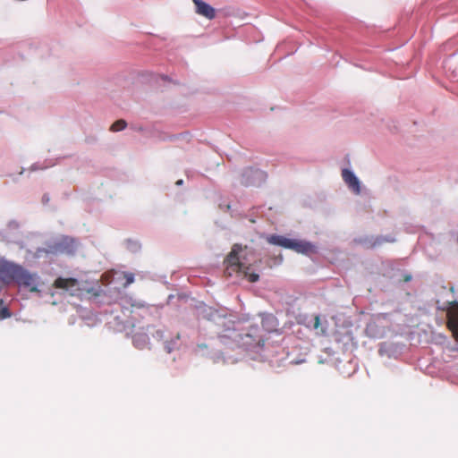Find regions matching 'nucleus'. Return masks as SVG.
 Returning <instances> with one entry per match:
<instances>
[{
  "instance_id": "obj_17",
  "label": "nucleus",
  "mask_w": 458,
  "mask_h": 458,
  "mask_svg": "<svg viewBox=\"0 0 458 458\" xmlns=\"http://www.w3.org/2000/svg\"><path fill=\"white\" fill-rule=\"evenodd\" d=\"M411 275H405L404 277H403V281L404 282H409L411 281Z\"/></svg>"
},
{
  "instance_id": "obj_14",
  "label": "nucleus",
  "mask_w": 458,
  "mask_h": 458,
  "mask_svg": "<svg viewBox=\"0 0 458 458\" xmlns=\"http://www.w3.org/2000/svg\"><path fill=\"white\" fill-rule=\"evenodd\" d=\"M385 240L383 238H377L373 243H372V247H376L377 245H379L381 244L382 242H384Z\"/></svg>"
},
{
  "instance_id": "obj_1",
  "label": "nucleus",
  "mask_w": 458,
  "mask_h": 458,
  "mask_svg": "<svg viewBox=\"0 0 458 458\" xmlns=\"http://www.w3.org/2000/svg\"><path fill=\"white\" fill-rule=\"evenodd\" d=\"M245 249H247V246L242 247L238 243L233 244L225 259V274L227 276L233 275L243 276L249 282L255 283L259 280V276L256 273H249L250 266L246 265L243 261L245 259L240 255Z\"/></svg>"
},
{
  "instance_id": "obj_5",
  "label": "nucleus",
  "mask_w": 458,
  "mask_h": 458,
  "mask_svg": "<svg viewBox=\"0 0 458 458\" xmlns=\"http://www.w3.org/2000/svg\"><path fill=\"white\" fill-rule=\"evenodd\" d=\"M53 286L57 289L68 291L71 296H78L82 291L80 287L79 281L72 277H57L54 281Z\"/></svg>"
},
{
  "instance_id": "obj_13",
  "label": "nucleus",
  "mask_w": 458,
  "mask_h": 458,
  "mask_svg": "<svg viewBox=\"0 0 458 458\" xmlns=\"http://www.w3.org/2000/svg\"><path fill=\"white\" fill-rule=\"evenodd\" d=\"M123 277L125 279V283L123 284L124 287H127L128 285L134 282V276L131 273H123Z\"/></svg>"
},
{
  "instance_id": "obj_4",
  "label": "nucleus",
  "mask_w": 458,
  "mask_h": 458,
  "mask_svg": "<svg viewBox=\"0 0 458 458\" xmlns=\"http://www.w3.org/2000/svg\"><path fill=\"white\" fill-rule=\"evenodd\" d=\"M20 286L27 288L31 293H38L39 277L35 273H30L22 267L15 281Z\"/></svg>"
},
{
  "instance_id": "obj_18",
  "label": "nucleus",
  "mask_w": 458,
  "mask_h": 458,
  "mask_svg": "<svg viewBox=\"0 0 458 458\" xmlns=\"http://www.w3.org/2000/svg\"><path fill=\"white\" fill-rule=\"evenodd\" d=\"M182 181L180 180V181L177 182V184H182Z\"/></svg>"
},
{
  "instance_id": "obj_7",
  "label": "nucleus",
  "mask_w": 458,
  "mask_h": 458,
  "mask_svg": "<svg viewBox=\"0 0 458 458\" xmlns=\"http://www.w3.org/2000/svg\"><path fill=\"white\" fill-rule=\"evenodd\" d=\"M238 336L244 346H256L264 344V340L260 335V329L258 326L251 327L250 332L239 334Z\"/></svg>"
},
{
  "instance_id": "obj_15",
  "label": "nucleus",
  "mask_w": 458,
  "mask_h": 458,
  "mask_svg": "<svg viewBox=\"0 0 458 458\" xmlns=\"http://www.w3.org/2000/svg\"><path fill=\"white\" fill-rule=\"evenodd\" d=\"M9 316H10V313H9L8 310H7V309H5V308H4V309H3V310H2V317H3V318H6V317H9Z\"/></svg>"
},
{
  "instance_id": "obj_6",
  "label": "nucleus",
  "mask_w": 458,
  "mask_h": 458,
  "mask_svg": "<svg viewBox=\"0 0 458 458\" xmlns=\"http://www.w3.org/2000/svg\"><path fill=\"white\" fill-rule=\"evenodd\" d=\"M21 267L8 261H0V279L6 283L15 282Z\"/></svg>"
},
{
  "instance_id": "obj_10",
  "label": "nucleus",
  "mask_w": 458,
  "mask_h": 458,
  "mask_svg": "<svg viewBox=\"0 0 458 458\" xmlns=\"http://www.w3.org/2000/svg\"><path fill=\"white\" fill-rule=\"evenodd\" d=\"M343 180L350 188H352L356 193H360V186L358 178L349 169H344L342 171Z\"/></svg>"
},
{
  "instance_id": "obj_11",
  "label": "nucleus",
  "mask_w": 458,
  "mask_h": 458,
  "mask_svg": "<svg viewBox=\"0 0 458 458\" xmlns=\"http://www.w3.org/2000/svg\"><path fill=\"white\" fill-rule=\"evenodd\" d=\"M126 126H127V123L124 120L120 119V120H117L116 122H114L111 125L110 130L112 131H123V129H125Z\"/></svg>"
},
{
  "instance_id": "obj_16",
  "label": "nucleus",
  "mask_w": 458,
  "mask_h": 458,
  "mask_svg": "<svg viewBox=\"0 0 458 458\" xmlns=\"http://www.w3.org/2000/svg\"><path fill=\"white\" fill-rule=\"evenodd\" d=\"M283 260V258L282 256H278L277 258L275 259V261H274V264H280Z\"/></svg>"
},
{
  "instance_id": "obj_9",
  "label": "nucleus",
  "mask_w": 458,
  "mask_h": 458,
  "mask_svg": "<svg viewBox=\"0 0 458 458\" xmlns=\"http://www.w3.org/2000/svg\"><path fill=\"white\" fill-rule=\"evenodd\" d=\"M192 1L196 7V13L199 15H201L208 20H213L216 17V10L211 5L202 0Z\"/></svg>"
},
{
  "instance_id": "obj_3",
  "label": "nucleus",
  "mask_w": 458,
  "mask_h": 458,
  "mask_svg": "<svg viewBox=\"0 0 458 458\" xmlns=\"http://www.w3.org/2000/svg\"><path fill=\"white\" fill-rule=\"evenodd\" d=\"M78 244L74 239L63 236L60 239L48 243L46 248L38 249V253H46V254H65V255H73L77 250Z\"/></svg>"
},
{
  "instance_id": "obj_8",
  "label": "nucleus",
  "mask_w": 458,
  "mask_h": 458,
  "mask_svg": "<svg viewBox=\"0 0 458 458\" xmlns=\"http://www.w3.org/2000/svg\"><path fill=\"white\" fill-rule=\"evenodd\" d=\"M447 327L452 331L454 337L458 341V302L453 301L446 311Z\"/></svg>"
},
{
  "instance_id": "obj_2",
  "label": "nucleus",
  "mask_w": 458,
  "mask_h": 458,
  "mask_svg": "<svg viewBox=\"0 0 458 458\" xmlns=\"http://www.w3.org/2000/svg\"><path fill=\"white\" fill-rule=\"evenodd\" d=\"M268 243L293 250L296 252L308 254L315 251V246L304 241L288 239L282 235L271 234L267 237Z\"/></svg>"
},
{
  "instance_id": "obj_12",
  "label": "nucleus",
  "mask_w": 458,
  "mask_h": 458,
  "mask_svg": "<svg viewBox=\"0 0 458 458\" xmlns=\"http://www.w3.org/2000/svg\"><path fill=\"white\" fill-rule=\"evenodd\" d=\"M313 327L316 330H320V334L321 335H325L326 334V328L320 327V317L318 315H316L314 317Z\"/></svg>"
}]
</instances>
